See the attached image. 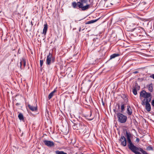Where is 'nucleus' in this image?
Wrapping results in <instances>:
<instances>
[{
    "label": "nucleus",
    "mask_w": 154,
    "mask_h": 154,
    "mask_svg": "<svg viewBox=\"0 0 154 154\" xmlns=\"http://www.w3.org/2000/svg\"><path fill=\"white\" fill-rule=\"evenodd\" d=\"M126 136L127 140V145L129 149L135 154H141L138 151L141 152L143 154H148L141 148H138L134 145L131 141V134L130 132L126 131Z\"/></svg>",
    "instance_id": "nucleus-1"
},
{
    "label": "nucleus",
    "mask_w": 154,
    "mask_h": 154,
    "mask_svg": "<svg viewBox=\"0 0 154 154\" xmlns=\"http://www.w3.org/2000/svg\"><path fill=\"white\" fill-rule=\"evenodd\" d=\"M87 2L88 0H80L77 3L75 2H72V5L74 8L79 9L81 11H85L91 7V4H87Z\"/></svg>",
    "instance_id": "nucleus-2"
},
{
    "label": "nucleus",
    "mask_w": 154,
    "mask_h": 154,
    "mask_svg": "<svg viewBox=\"0 0 154 154\" xmlns=\"http://www.w3.org/2000/svg\"><path fill=\"white\" fill-rule=\"evenodd\" d=\"M140 97L144 98L143 100L142 101V102H145L147 101L150 102L152 97V94L150 93L147 92L143 90L140 91Z\"/></svg>",
    "instance_id": "nucleus-3"
},
{
    "label": "nucleus",
    "mask_w": 154,
    "mask_h": 154,
    "mask_svg": "<svg viewBox=\"0 0 154 154\" xmlns=\"http://www.w3.org/2000/svg\"><path fill=\"white\" fill-rule=\"evenodd\" d=\"M117 116L119 122L121 123H125L126 122L127 119V117L126 116L119 112L117 113Z\"/></svg>",
    "instance_id": "nucleus-4"
},
{
    "label": "nucleus",
    "mask_w": 154,
    "mask_h": 154,
    "mask_svg": "<svg viewBox=\"0 0 154 154\" xmlns=\"http://www.w3.org/2000/svg\"><path fill=\"white\" fill-rule=\"evenodd\" d=\"M144 32H145L143 28L138 27L134 29L133 34L135 36H143V35L142 34Z\"/></svg>",
    "instance_id": "nucleus-5"
},
{
    "label": "nucleus",
    "mask_w": 154,
    "mask_h": 154,
    "mask_svg": "<svg viewBox=\"0 0 154 154\" xmlns=\"http://www.w3.org/2000/svg\"><path fill=\"white\" fill-rule=\"evenodd\" d=\"M79 126V130L80 133L85 134L87 132V127L82 123H80Z\"/></svg>",
    "instance_id": "nucleus-6"
},
{
    "label": "nucleus",
    "mask_w": 154,
    "mask_h": 154,
    "mask_svg": "<svg viewBox=\"0 0 154 154\" xmlns=\"http://www.w3.org/2000/svg\"><path fill=\"white\" fill-rule=\"evenodd\" d=\"M149 101H145V102H142L141 104L143 106L145 105V109L148 112H149L151 110V106Z\"/></svg>",
    "instance_id": "nucleus-7"
},
{
    "label": "nucleus",
    "mask_w": 154,
    "mask_h": 154,
    "mask_svg": "<svg viewBox=\"0 0 154 154\" xmlns=\"http://www.w3.org/2000/svg\"><path fill=\"white\" fill-rule=\"evenodd\" d=\"M43 142L45 145L49 147H53L54 146V143L52 141L45 140L43 141Z\"/></svg>",
    "instance_id": "nucleus-8"
},
{
    "label": "nucleus",
    "mask_w": 154,
    "mask_h": 154,
    "mask_svg": "<svg viewBox=\"0 0 154 154\" xmlns=\"http://www.w3.org/2000/svg\"><path fill=\"white\" fill-rule=\"evenodd\" d=\"M121 142V145L123 146H125L127 145V141L125 136L122 135L119 139Z\"/></svg>",
    "instance_id": "nucleus-9"
},
{
    "label": "nucleus",
    "mask_w": 154,
    "mask_h": 154,
    "mask_svg": "<svg viewBox=\"0 0 154 154\" xmlns=\"http://www.w3.org/2000/svg\"><path fill=\"white\" fill-rule=\"evenodd\" d=\"M52 57V54L49 52V55L47 56V60L46 63L47 64L50 65L51 64V58Z\"/></svg>",
    "instance_id": "nucleus-10"
},
{
    "label": "nucleus",
    "mask_w": 154,
    "mask_h": 154,
    "mask_svg": "<svg viewBox=\"0 0 154 154\" xmlns=\"http://www.w3.org/2000/svg\"><path fill=\"white\" fill-rule=\"evenodd\" d=\"M127 113L129 115H131L132 113V109L129 105L127 106Z\"/></svg>",
    "instance_id": "nucleus-11"
},
{
    "label": "nucleus",
    "mask_w": 154,
    "mask_h": 154,
    "mask_svg": "<svg viewBox=\"0 0 154 154\" xmlns=\"http://www.w3.org/2000/svg\"><path fill=\"white\" fill-rule=\"evenodd\" d=\"M48 29V25L47 23L44 24V28L43 30L42 34L45 35Z\"/></svg>",
    "instance_id": "nucleus-12"
},
{
    "label": "nucleus",
    "mask_w": 154,
    "mask_h": 154,
    "mask_svg": "<svg viewBox=\"0 0 154 154\" xmlns=\"http://www.w3.org/2000/svg\"><path fill=\"white\" fill-rule=\"evenodd\" d=\"M20 67L21 68L22 65L24 67L26 65V62L24 58H22V60H21V61L20 63Z\"/></svg>",
    "instance_id": "nucleus-13"
},
{
    "label": "nucleus",
    "mask_w": 154,
    "mask_h": 154,
    "mask_svg": "<svg viewBox=\"0 0 154 154\" xmlns=\"http://www.w3.org/2000/svg\"><path fill=\"white\" fill-rule=\"evenodd\" d=\"M56 90L55 89L53 91L49 94L48 96V98L49 100H50L52 97L54 95V94L56 92Z\"/></svg>",
    "instance_id": "nucleus-14"
},
{
    "label": "nucleus",
    "mask_w": 154,
    "mask_h": 154,
    "mask_svg": "<svg viewBox=\"0 0 154 154\" xmlns=\"http://www.w3.org/2000/svg\"><path fill=\"white\" fill-rule=\"evenodd\" d=\"M28 107L29 109L32 111H34L37 110V107L34 106L30 105H28Z\"/></svg>",
    "instance_id": "nucleus-15"
},
{
    "label": "nucleus",
    "mask_w": 154,
    "mask_h": 154,
    "mask_svg": "<svg viewBox=\"0 0 154 154\" xmlns=\"http://www.w3.org/2000/svg\"><path fill=\"white\" fill-rule=\"evenodd\" d=\"M147 87H148V89L149 91L150 92H152L153 91V85L152 84H150L149 85L147 86Z\"/></svg>",
    "instance_id": "nucleus-16"
},
{
    "label": "nucleus",
    "mask_w": 154,
    "mask_h": 154,
    "mask_svg": "<svg viewBox=\"0 0 154 154\" xmlns=\"http://www.w3.org/2000/svg\"><path fill=\"white\" fill-rule=\"evenodd\" d=\"M120 55L118 54H114L110 56V59L114 58L116 57L119 56Z\"/></svg>",
    "instance_id": "nucleus-17"
},
{
    "label": "nucleus",
    "mask_w": 154,
    "mask_h": 154,
    "mask_svg": "<svg viewBox=\"0 0 154 154\" xmlns=\"http://www.w3.org/2000/svg\"><path fill=\"white\" fill-rule=\"evenodd\" d=\"M19 119L22 121H24V118L23 115L21 113H20L18 116Z\"/></svg>",
    "instance_id": "nucleus-18"
},
{
    "label": "nucleus",
    "mask_w": 154,
    "mask_h": 154,
    "mask_svg": "<svg viewBox=\"0 0 154 154\" xmlns=\"http://www.w3.org/2000/svg\"><path fill=\"white\" fill-rule=\"evenodd\" d=\"M56 154H67L66 152H64L63 151L57 150L55 151Z\"/></svg>",
    "instance_id": "nucleus-19"
},
{
    "label": "nucleus",
    "mask_w": 154,
    "mask_h": 154,
    "mask_svg": "<svg viewBox=\"0 0 154 154\" xmlns=\"http://www.w3.org/2000/svg\"><path fill=\"white\" fill-rule=\"evenodd\" d=\"M98 20V19L95 20H91L90 21H88L86 23V24H90L92 23H93L96 22Z\"/></svg>",
    "instance_id": "nucleus-20"
},
{
    "label": "nucleus",
    "mask_w": 154,
    "mask_h": 154,
    "mask_svg": "<svg viewBox=\"0 0 154 154\" xmlns=\"http://www.w3.org/2000/svg\"><path fill=\"white\" fill-rule=\"evenodd\" d=\"M79 124H74L73 128L74 129H77V130H79Z\"/></svg>",
    "instance_id": "nucleus-21"
},
{
    "label": "nucleus",
    "mask_w": 154,
    "mask_h": 154,
    "mask_svg": "<svg viewBox=\"0 0 154 154\" xmlns=\"http://www.w3.org/2000/svg\"><path fill=\"white\" fill-rule=\"evenodd\" d=\"M122 98L124 100L125 103H127L128 102V98L125 95H124Z\"/></svg>",
    "instance_id": "nucleus-22"
},
{
    "label": "nucleus",
    "mask_w": 154,
    "mask_h": 154,
    "mask_svg": "<svg viewBox=\"0 0 154 154\" xmlns=\"http://www.w3.org/2000/svg\"><path fill=\"white\" fill-rule=\"evenodd\" d=\"M121 112L122 113L125 110V105L124 104H122L121 106Z\"/></svg>",
    "instance_id": "nucleus-23"
},
{
    "label": "nucleus",
    "mask_w": 154,
    "mask_h": 154,
    "mask_svg": "<svg viewBox=\"0 0 154 154\" xmlns=\"http://www.w3.org/2000/svg\"><path fill=\"white\" fill-rule=\"evenodd\" d=\"M133 92L135 95H136L137 94V92L136 88H134L133 89Z\"/></svg>",
    "instance_id": "nucleus-24"
},
{
    "label": "nucleus",
    "mask_w": 154,
    "mask_h": 154,
    "mask_svg": "<svg viewBox=\"0 0 154 154\" xmlns=\"http://www.w3.org/2000/svg\"><path fill=\"white\" fill-rule=\"evenodd\" d=\"M146 150H152L153 148L152 147L150 146H148L146 148Z\"/></svg>",
    "instance_id": "nucleus-25"
},
{
    "label": "nucleus",
    "mask_w": 154,
    "mask_h": 154,
    "mask_svg": "<svg viewBox=\"0 0 154 154\" xmlns=\"http://www.w3.org/2000/svg\"><path fill=\"white\" fill-rule=\"evenodd\" d=\"M55 58L53 57H51V62L54 63V61Z\"/></svg>",
    "instance_id": "nucleus-26"
},
{
    "label": "nucleus",
    "mask_w": 154,
    "mask_h": 154,
    "mask_svg": "<svg viewBox=\"0 0 154 154\" xmlns=\"http://www.w3.org/2000/svg\"><path fill=\"white\" fill-rule=\"evenodd\" d=\"M43 64V60H40V66L41 67H42Z\"/></svg>",
    "instance_id": "nucleus-27"
},
{
    "label": "nucleus",
    "mask_w": 154,
    "mask_h": 154,
    "mask_svg": "<svg viewBox=\"0 0 154 154\" xmlns=\"http://www.w3.org/2000/svg\"><path fill=\"white\" fill-rule=\"evenodd\" d=\"M150 77L154 79V74H152L150 76Z\"/></svg>",
    "instance_id": "nucleus-28"
},
{
    "label": "nucleus",
    "mask_w": 154,
    "mask_h": 154,
    "mask_svg": "<svg viewBox=\"0 0 154 154\" xmlns=\"http://www.w3.org/2000/svg\"><path fill=\"white\" fill-rule=\"evenodd\" d=\"M140 141V139L139 138H137L136 140V141L137 142H139Z\"/></svg>",
    "instance_id": "nucleus-29"
},
{
    "label": "nucleus",
    "mask_w": 154,
    "mask_h": 154,
    "mask_svg": "<svg viewBox=\"0 0 154 154\" xmlns=\"http://www.w3.org/2000/svg\"><path fill=\"white\" fill-rule=\"evenodd\" d=\"M138 72L137 71H135L133 72V73L134 74H135L138 73Z\"/></svg>",
    "instance_id": "nucleus-30"
},
{
    "label": "nucleus",
    "mask_w": 154,
    "mask_h": 154,
    "mask_svg": "<svg viewBox=\"0 0 154 154\" xmlns=\"http://www.w3.org/2000/svg\"><path fill=\"white\" fill-rule=\"evenodd\" d=\"M117 105H118V108L119 109L120 108V106L119 104H117Z\"/></svg>",
    "instance_id": "nucleus-31"
},
{
    "label": "nucleus",
    "mask_w": 154,
    "mask_h": 154,
    "mask_svg": "<svg viewBox=\"0 0 154 154\" xmlns=\"http://www.w3.org/2000/svg\"><path fill=\"white\" fill-rule=\"evenodd\" d=\"M113 111L115 113H116V109H113Z\"/></svg>",
    "instance_id": "nucleus-32"
},
{
    "label": "nucleus",
    "mask_w": 154,
    "mask_h": 154,
    "mask_svg": "<svg viewBox=\"0 0 154 154\" xmlns=\"http://www.w3.org/2000/svg\"><path fill=\"white\" fill-rule=\"evenodd\" d=\"M91 115H92V113L91 112V111L90 112V117L91 116Z\"/></svg>",
    "instance_id": "nucleus-33"
},
{
    "label": "nucleus",
    "mask_w": 154,
    "mask_h": 154,
    "mask_svg": "<svg viewBox=\"0 0 154 154\" xmlns=\"http://www.w3.org/2000/svg\"><path fill=\"white\" fill-rule=\"evenodd\" d=\"M81 27H80L79 28V32H80L81 31Z\"/></svg>",
    "instance_id": "nucleus-34"
},
{
    "label": "nucleus",
    "mask_w": 154,
    "mask_h": 154,
    "mask_svg": "<svg viewBox=\"0 0 154 154\" xmlns=\"http://www.w3.org/2000/svg\"><path fill=\"white\" fill-rule=\"evenodd\" d=\"M31 25L32 26H33V24L32 23V21L31 22Z\"/></svg>",
    "instance_id": "nucleus-35"
},
{
    "label": "nucleus",
    "mask_w": 154,
    "mask_h": 154,
    "mask_svg": "<svg viewBox=\"0 0 154 154\" xmlns=\"http://www.w3.org/2000/svg\"><path fill=\"white\" fill-rule=\"evenodd\" d=\"M19 104H19V103H16V105H19Z\"/></svg>",
    "instance_id": "nucleus-36"
},
{
    "label": "nucleus",
    "mask_w": 154,
    "mask_h": 154,
    "mask_svg": "<svg viewBox=\"0 0 154 154\" xmlns=\"http://www.w3.org/2000/svg\"><path fill=\"white\" fill-rule=\"evenodd\" d=\"M137 87H138V88H140V86H137Z\"/></svg>",
    "instance_id": "nucleus-37"
},
{
    "label": "nucleus",
    "mask_w": 154,
    "mask_h": 154,
    "mask_svg": "<svg viewBox=\"0 0 154 154\" xmlns=\"http://www.w3.org/2000/svg\"><path fill=\"white\" fill-rule=\"evenodd\" d=\"M105 2H106L107 0H104Z\"/></svg>",
    "instance_id": "nucleus-38"
},
{
    "label": "nucleus",
    "mask_w": 154,
    "mask_h": 154,
    "mask_svg": "<svg viewBox=\"0 0 154 154\" xmlns=\"http://www.w3.org/2000/svg\"><path fill=\"white\" fill-rule=\"evenodd\" d=\"M19 50H18V52H19Z\"/></svg>",
    "instance_id": "nucleus-39"
},
{
    "label": "nucleus",
    "mask_w": 154,
    "mask_h": 154,
    "mask_svg": "<svg viewBox=\"0 0 154 154\" xmlns=\"http://www.w3.org/2000/svg\"><path fill=\"white\" fill-rule=\"evenodd\" d=\"M77 1V0H76Z\"/></svg>",
    "instance_id": "nucleus-40"
}]
</instances>
